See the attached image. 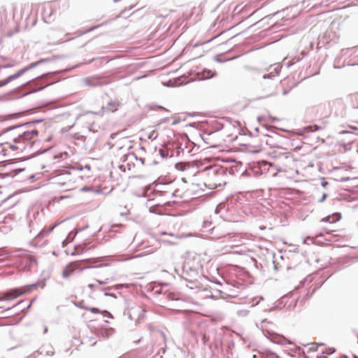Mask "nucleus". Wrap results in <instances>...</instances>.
<instances>
[{"label": "nucleus", "instance_id": "obj_1", "mask_svg": "<svg viewBox=\"0 0 358 358\" xmlns=\"http://www.w3.org/2000/svg\"><path fill=\"white\" fill-rule=\"evenodd\" d=\"M40 136V139L50 141L52 139V129L50 127H43L39 129L23 130L21 127L10 129L5 133L0 142V155H6L10 151H22L27 144L35 141Z\"/></svg>", "mask_w": 358, "mask_h": 358}, {"label": "nucleus", "instance_id": "obj_2", "mask_svg": "<svg viewBox=\"0 0 358 358\" xmlns=\"http://www.w3.org/2000/svg\"><path fill=\"white\" fill-rule=\"evenodd\" d=\"M222 170L217 166H210L199 172L203 186L208 189H215L222 185Z\"/></svg>", "mask_w": 358, "mask_h": 358}, {"label": "nucleus", "instance_id": "obj_3", "mask_svg": "<svg viewBox=\"0 0 358 358\" xmlns=\"http://www.w3.org/2000/svg\"><path fill=\"white\" fill-rule=\"evenodd\" d=\"M31 287L32 285H25L8 290L2 294L0 301H10L16 299L30 292Z\"/></svg>", "mask_w": 358, "mask_h": 358}, {"label": "nucleus", "instance_id": "obj_4", "mask_svg": "<svg viewBox=\"0 0 358 358\" xmlns=\"http://www.w3.org/2000/svg\"><path fill=\"white\" fill-rule=\"evenodd\" d=\"M72 181L73 178L69 173L59 174L55 179V184L65 188H69Z\"/></svg>", "mask_w": 358, "mask_h": 358}, {"label": "nucleus", "instance_id": "obj_5", "mask_svg": "<svg viewBox=\"0 0 358 358\" xmlns=\"http://www.w3.org/2000/svg\"><path fill=\"white\" fill-rule=\"evenodd\" d=\"M82 262H73L68 264L63 269L62 277L64 278H68L71 277L73 272L80 268V264Z\"/></svg>", "mask_w": 358, "mask_h": 358}, {"label": "nucleus", "instance_id": "obj_6", "mask_svg": "<svg viewBox=\"0 0 358 358\" xmlns=\"http://www.w3.org/2000/svg\"><path fill=\"white\" fill-rule=\"evenodd\" d=\"M324 346L323 345H313L310 350L317 352L316 355L317 358H327V356L324 355Z\"/></svg>", "mask_w": 358, "mask_h": 358}, {"label": "nucleus", "instance_id": "obj_7", "mask_svg": "<svg viewBox=\"0 0 358 358\" xmlns=\"http://www.w3.org/2000/svg\"><path fill=\"white\" fill-rule=\"evenodd\" d=\"M342 216L340 213H335L331 215H328L322 220V222H329L331 224L335 223L341 219Z\"/></svg>", "mask_w": 358, "mask_h": 358}, {"label": "nucleus", "instance_id": "obj_8", "mask_svg": "<svg viewBox=\"0 0 358 358\" xmlns=\"http://www.w3.org/2000/svg\"><path fill=\"white\" fill-rule=\"evenodd\" d=\"M248 149L253 152H259L262 149V143H259L257 138L252 139L248 144Z\"/></svg>", "mask_w": 358, "mask_h": 358}, {"label": "nucleus", "instance_id": "obj_9", "mask_svg": "<svg viewBox=\"0 0 358 358\" xmlns=\"http://www.w3.org/2000/svg\"><path fill=\"white\" fill-rule=\"evenodd\" d=\"M9 254L5 250H0V263L7 259Z\"/></svg>", "mask_w": 358, "mask_h": 358}, {"label": "nucleus", "instance_id": "obj_10", "mask_svg": "<svg viewBox=\"0 0 358 358\" xmlns=\"http://www.w3.org/2000/svg\"><path fill=\"white\" fill-rule=\"evenodd\" d=\"M262 171L267 169L268 171H269V169H273V166L271 164H267V163H264L262 166Z\"/></svg>", "mask_w": 358, "mask_h": 358}, {"label": "nucleus", "instance_id": "obj_11", "mask_svg": "<svg viewBox=\"0 0 358 358\" xmlns=\"http://www.w3.org/2000/svg\"><path fill=\"white\" fill-rule=\"evenodd\" d=\"M86 310L92 312V313H95V314H97V313H100L101 311L96 308H85Z\"/></svg>", "mask_w": 358, "mask_h": 358}, {"label": "nucleus", "instance_id": "obj_12", "mask_svg": "<svg viewBox=\"0 0 358 358\" xmlns=\"http://www.w3.org/2000/svg\"><path fill=\"white\" fill-rule=\"evenodd\" d=\"M311 131H317L319 129V127L317 125H313L310 127Z\"/></svg>", "mask_w": 358, "mask_h": 358}, {"label": "nucleus", "instance_id": "obj_13", "mask_svg": "<svg viewBox=\"0 0 358 358\" xmlns=\"http://www.w3.org/2000/svg\"><path fill=\"white\" fill-rule=\"evenodd\" d=\"M23 71H24L23 70H22V71H19L17 74H15V75H14V76H11V78H17V77H18L20 75H21V73H22Z\"/></svg>", "mask_w": 358, "mask_h": 358}, {"label": "nucleus", "instance_id": "obj_14", "mask_svg": "<svg viewBox=\"0 0 358 358\" xmlns=\"http://www.w3.org/2000/svg\"><path fill=\"white\" fill-rule=\"evenodd\" d=\"M326 351H327V355H331V353H333V352H334V350H331V349H330V348H328V349H327V350H326Z\"/></svg>", "mask_w": 358, "mask_h": 358}, {"label": "nucleus", "instance_id": "obj_15", "mask_svg": "<svg viewBox=\"0 0 358 358\" xmlns=\"http://www.w3.org/2000/svg\"><path fill=\"white\" fill-rule=\"evenodd\" d=\"M47 331H48V328L45 326H44L43 327V334H45Z\"/></svg>", "mask_w": 358, "mask_h": 358}, {"label": "nucleus", "instance_id": "obj_16", "mask_svg": "<svg viewBox=\"0 0 358 358\" xmlns=\"http://www.w3.org/2000/svg\"><path fill=\"white\" fill-rule=\"evenodd\" d=\"M102 313L103 314H110L107 310L103 311Z\"/></svg>", "mask_w": 358, "mask_h": 358}, {"label": "nucleus", "instance_id": "obj_17", "mask_svg": "<svg viewBox=\"0 0 358 358\" xmlns=\"http://www.w3.org/2000/svg\"><path fill=\"white\" fill-rule=\"evenodd\" d=\"M276 173H277L276 172H273V173H272V176H276Z\"/></svg>", "mask_w": 358, "mask_h": 358}, {"label": "nucleus", "instance_id": "obj_18", "mask_svg": "<svg viewBox=\"0 0 358 358\" xmlns=\"http://www.w3.org/2000/svg\"><path fill=\"white\" fill-rule=\"evenodd\" d=\"M275 358H279V357H275Z\"/></svg>", "mask_w": 358, "mask_h": 358}]
</instances>
